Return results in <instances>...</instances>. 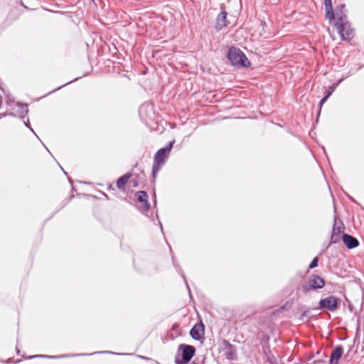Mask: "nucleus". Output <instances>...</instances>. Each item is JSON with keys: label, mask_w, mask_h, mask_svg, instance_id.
I'll return each instance as SVG.
<instances>
[{"label": "nucleus", "mask_w": 364, "mask_h": 364, "mask_svg": "<svg viewBox=\"0 0 364 364\" xmlns=\"http://www.w3.org/2000/svg\"><path fill=\"white\" fill-rule=\"evenodd\" d=\"M318 261V260L317 257L314 258V259L311 261V262L309 264V268L312 269V268L317 267Z\"/></svg>", "instance_id": "15"}, {"label": "nucleus", "mask_w": 364, "mask_h": 364, "mask_svg": "<svg viewBox=\"0 0 364 364\" xmlns=\"http://www.w3.org/2000/svg\"><path fill=\"white\" fill-rule=\"evenodd\" d=\"M343 242L348 249L355 248L359 245L356 238L348 234L343 235Z\"/></svg>", "instance_id": "12"}, {"label": "nucleus", "mask_w": 364, "mask_h": 364, "mask_svg": "<svg viewBox=\"0 0 364 364\" xmlns=\"http://www.w3.org/2000/svg\"><path fill=\"white\" fill-rule=\"evenodd\" d=\"M343 353L342 346L336 347L331 353L330 356V364H338V360L341 358Z\"/></svg>", "instance_id": "11"}, {"label": "nucleus", "mask_w": 364, "mask_h": 364, "mask_svg": "<svg viewBox=\"0 0 364 364\" xmlns=\"http://www.w3.org/2000/svg\"><path fill=\"white\" fill-rule=\"evenodd\" d=\"M333 27L337 31L341 38L344 41H350L354 36V31L348 21H338L333 23Z\"/></svg>", "instance_id": "3"}, {"label": "nucleus", "mask_w": 364, "mask_h": 364, "mask_svg": "<svg viewBox=\"0 0 364 364\" xmlns=\"http://www.w3.org/2000/svg\"><path fill=\"white\" fill-rule=\"evenodd\" d=\"M325 285V281L320 276L311 275L308 283L302 286V289L305 293L309 292L311 289H321Z\"/></svg>", "instance_id": "4"}, {"label": "nucleus", "mask_w": 364, "mask_h": 364, "mask_svg": "<svg viewBox=\"0 0 364 364\" xmlns=\"http://www.w3.org/2000/svg\"><path fill=\"white\" fill-rule=\"evenodd\" d=\"M227 16L228 14L225 11H221L218 14L215 24V28L217 30H221L228 26Z\"/></svg>", "instance_id": "10"}, {"label": "nucleus", "mask_w": 364, "mask_h": 364, "mask_svg": "<svg viewBox=\"0 0 364 364\" xmlns=\"http://www.w3.org/2000/svg\"><path fill=\"white\" fill-rule=\"evenodd\" d=\"M136 199L139 203V208L142 211H146L149 209V203H148V195L145 191H138L136 193Z\"/></svg>", "instance_id": "7"}, {"label": "nucleus", "mask_w": 364, "mask_h": 364, "mask_svg": "<svg viewBox=\"0 0 364 364\" xmlns=\"http://www.w3.org/2000/svg\"><path fill=\"white\" fill-rule=\"evenodd\" d=\"M328 98H326V97H324L320 102V107L321 108V107L323 106V103L326 101Z\"/></svg>", "instance_id": "17"}, {"label": "nucleus", "mask_w": 364, "mask_h": 364, "mask_svg": "<svg viewBox=\"0 0 364 364\" xmlns=\"http://www.w3.org/2000/svg\"><path fill=\"white\" fill-rule=\"evenodd\" d=\"M131 173H127L117 181V187L119 190L124 191L126 185L132 177Z\"/></svg>", "instance_id": "13"}, {"label": "nucleus", "mask_w": 364, "mask_h": 364, "mask_svg": "<svg viewBox=\"0 0 364 364\" xmlns=\"http://www.w3.org/2000/svg\"><path fill=\"white\" fill-rule=\"evenodd\" d=\"M191 337L195 339L200 341L203 338L204 336V326L202 322L196 323L193 326L190 331Z\"/></svg>", "instance_id": "9"}, {"label": "nucleus", "mask_w": 364, "mask_h": 364, "mask_svg": "<svg viewBox=\"0 0 364 364\" xmlns=\"http://www.w3.org/2000/svg\"><path fill=\"white\" fill-rule=\"evenodd\" d=\"M174 141L170 142L166 147L159 149L154 156L152 175L154 180L156 178L158 172L161 168L169 156Z\"/></svg>", "instance_id": "1"}, {"label": "nucleus", "mask_w": 364, "mask_h": 364, "mask_svg": "<svg viewBox=\"0 0 364 364\" xmlns=\"http://www.w3.org/2000/svg\"><path fill=\"white\" fill-rule=\"evenodd\" d=\"M178 349L182 350V363L189 362L196 352V349L193 346L186 344L180 345Z\"/></svg>", "instance_id": "6"}, {"label": "nucleus", "mask_w": 364, "mask_h": 364, "mask_svg": "<svg viewBox=\"0 0 364 364\" xmlns=\"http://www.w3.org/2000/svg\"><path fill=\"white\" fill-rule=\"evenodd\" d=\"M346 5L344 4L338 5L336 7L334 12V17L333 20L335 21L334 23H338V21L343 22L345 21H348L347 16L345 12Z\"/></svg>", "instance_id": "8"}, {"label": "nucleus", "mask_w": 364, "mask_h": 364, "mask_svg": "<svg viewBox=\"0 0 364 364\" xmlns=\"http://www.w3.org/2000/svg\"><path fill=\"white\" fill-rule=\"evenodd\" d=\"M333 90H334V88L333 87H329L328 90L326 92L325 97L326 98H328L331 96V95L332 94V92H333Z\"/></svg>", "instance_id": "16"}, {"label": "nucleus", "mask_w": 364, "mask_h": 364, "mask_svg": "<svg viewBox=\"0 0 364 364\" xmlns=\"http://www.w3.org/2000/svg\"><path fill=\"white\" fill-rule=\"evenodd\" d=\"M338 307V299L334 296H330L321 299L318 309H325L331 311H336Z\"/></svg>", "instance_id": "5"}, {"label": "nucleus", "mask_w": 364, "mask_h": 364, "mask_svg": "<svg viewBox=\"0 0 364 364\" xmlns=\"http://www.w3.org/2000/svg\"><path fill=\"white\" fill-rule=\"evenodd\" d=\"M228 58L232 65L247 68L250 65V62L239 48L232 47L229 49Z\"/></svg>", "instance_id": "2"}, {"label": "nucleus", "mask_w": 364, "mask_h": 364, "mask_svg": "<svg viewBox=\"0 0 364 364\" xmlns=\"http://www.w3.org/2000/svg\"><path fill=\"white\" fill-rule=\"evenodd\" d=\"M325 9H326V18L328 19L330 22L333 21V18L334 17V12L333 10L331 0H325Z\"/></svg>", "instance_id": "14"}]
</instances>
